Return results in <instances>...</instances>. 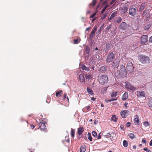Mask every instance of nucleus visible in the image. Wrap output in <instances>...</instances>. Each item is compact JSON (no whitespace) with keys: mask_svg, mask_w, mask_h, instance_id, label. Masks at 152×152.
Returning a JSON list of instances; mask_svg holds the SVG:
<instances>
[{"mask_svg":"<svg viewBox=\"0 0 152 152\" xmlns=\"http://www.w3.org/2000/svg\"><path fill=\"white\" fill-rule=\"evenodd\" d=\"M96 2V0H93L92 3L89 4V6L90 7H93L95 4Z\"/></svg>","mask_w":152,"mask_h":152,"instance_id":"obj_28","label":"nucleus"},{"mask_svg":"<svg viewBox=\"0 0 152 152\" xmlns=\"http://www.w3.org/2000/svg\"><path fill=\"white\" fill-rule=\"evenodd\" d=\"M107 7H108V5H106L102 9V11L101 12V14H102L103 13L105 12L106 9L107 8Z\"/></svg>","mask_w":152,"mask_h":152,"instance_id":"obj_35","label":"nucleus"},{"mask_svg":"<svg viewBox=\"0 0 152 152\" xmlns=\"http://www.w3.org/2000/svg\"><path fill=\"white\" fill-rule=\"evenodd\" d=\"M30 126L32 129H33L34 128V126L32 124H31Z\"/></svg>","mask_w":152,"mask_h":152,"instance_id":"obj_50","label":"nucleus"},{"mask_svg":"<svg viewBox=\"0 0 152 152\" xmlns=\"http://www.w3.org/2000/svg\"><path fill=\"white\" fill-rule=\"evenodd\" d=\"M78 80L80 81V82L85 83V80L83 74H80L79 75Z\"/></svg>","mask_w":152,"mask_h":152,"instance_id":"obj_12","label":"nucleus"},{"mask_svg":"<svg viewBox=\"0 0 152 152\" xmlns=\"http://www.w3.org/2000/svg\"><path fill=\"white\" fill-rule=\"evenodd\" d=\"M84 131V128L83 127H81L78 129L77 133L79 135H81Z\"/></svg>","mask_w":152,"mask_h":152,"instance_id":"obj_19","label":"nucleus"},{"mask_svg":"<svg viewBox=\"0 0 152 152\" xmlns=\"http://www.w3.org/2000/svg\"><path fill=\"white\" fill-rule=\"evenodd\" d=\"M143 124L145 126H147L149 125V124L148 122L146 121L145 122L143 123Z\"/></svg>","mask_w":152,"mask_h":152,"instance_id":"obj_42","label":"nucleus"},{"mask_svg":"<svg viewBox=\"0 0 152 152\" xmlns=\"http://www.w3.org/2000/svg\"><path fill=\"white\" fill-rule=\"evenodd\" d=\"M122 21V18L121 17H119L117 18V20L116 21V23H119L121 22Z\"/></svg>","mask_w":152,"mask_h":152,"instance_id":"obj_34","label":"nucleus"},{"mask_svg":"<svg viewBox=\"0 0 152 152\" xmlns=\"http://www.w3.org/2000/svg\"><path fill=\"white\" fill-rule=\"evenodd\" d=\"M111 25H109L107 26L106 28L107 30H109L111 28Z\"/></svg>","mask_w":152,"mask_h":152,"instance_id":"obj_46","label":"nucleus"},{"mask_svg":"<svg viewBox=\"0 0 152 152\" xmlns=\"http://www.w3.org/2000/svg\"><path fill=\"white\" fill-rule=\"evenodd\" d=\"M134 68V67L132 62H130L127 64L126 69L128 72H129L130 73H132L133 71Z\"/></svg>","mask_w":152,"mask_h":152,"instance_id":"obj_6","label":"nucleus"},{"mask_svg":"<svg viewBox=\"0 0 152 152\" xmlns=\"http://www.w3.org/2000/svg\"><path fill=\"white\" fill-rule=\"evenodd\" d=\"M90 48L88 46H86L85 49V53L87 54H89L90 52Z\"/></svg>","mask_w":152,"mask_h":152,"instance_id":"obj_24","label":"nucleus"},{"mask_svg":"<svg viewBox=\"0 0 152 152\" xmlns=\"http://www.w3.org/2000/svg\"><path fill=\"white\" fill-rule=\"evenodd\" d=\"M80 41V38H77L76 39H75L74 40V44H77Z\"/></svg>","mask_w":152,"mask_h":152,"instance_id":"obj_31","label":"nucleus"},{"mask_svg":"<svg viewBox=\"0 0 152 152\" xmlns=\"http://www.w3.org/2000/svg\"><path fill=\"white\" fill-rule=\"evenodd\" d=\"M91 28V27H88V28H87L86 29V31H88V30H89Z\"/></svg>","mask_w":152,"mask_h":152,"instance_id":"obj_56","label":"nucleus"},{"mask_svg":"<svg viewBox=\"0 0 152 152\" xmlns=\"http://www.w3.org/2000/svg\"><path fill=\"white\" fill-rule=\"evenodd\" d=\"M98 80L100 84H104L108 81V77L107 75H102L99 76Z\"/></svg>","mask_w":152,"mask_h":152,"instance_id":"obj_1","label":"nucleus"},{"mask_svg":"<svg viewBox=\"0 0 152 152\" xmlns=\"http://www.w3.org/2000/svg\"><path fill=\"white\" fill-rule=\"evenodd\" d=\"M96 99V98H94V97H92V98H91V99L93 101H95V100Z\"/></svg>","mask_w":152,"mask_h":152,"instance_id":"obj_55","label":"nucleus"},{"mask_svg":"<svg viewBox=\"0 0 152 152\" xmlns=\"http://www.w3.org/2000/svg\"><path fill=\"white\" fill-rule=\"evenodd\" d=\"M150 25H147L144 27V29L145 30H148L150 28Z\"/></svg>","mask_w":152,"mask_h":152,"instance_id":"obj_40","label":"nucleus"},{"mask_svg":"<svg viewBox=\"0 0 152 152\" xmlns=\"http://www.w3.org/2000/svg\"><path fill=\"white\" fill-rule=\"evenodd\" d=\"M148 105L150 107L152 108V99H151L149 100Z\"/></svg>","mask_w":152,"mask_h":152,"instance_id":"obj_37","label":"nucleus"},{"mask_svg":"<svg viewBox=\"0 0 152 152\" xmlns=\"http://www.w3.org/2000/svg\"><path fill=\"white\" fill-rule=\"evenodd\" d=\"M123 145L124 147H127L128 146V142L127 141L124 140L123 141Z\"/></svg>","mask_w":152,"mask_h":152,"instance_id":"obj_27","label":"nucleus"},{"mask_svg":"<svg viewBox=\"0 0 152 152\" xmlns=\"http://www.w3.org/2000/svg\"><path fill=\"white\" fill-rule=\"evenodd\" d=\"M142 142L143 143H145L146 142L145 140L144 139H142Z\"/></svg>","mask_w":152,"mask_h":152,"instance_id":"obj_51","label":"nucleus"},{"mask_svg":"<svg viewBox=\"0 0 152 152\" xmlns=\"http://www.w3.org/2000/svg\"><path fill=\"white\" fill-rule=\"evenodd\" d=\"M111 120L115 122L117 121V118L115 117V115H113L111 118Z\"/></svg>","mask_w":152,"mask_h":152,"instance_id":"obj_38","label":"nucleus"},{"mask_svg":"<svg viewBox=\"0 0 152 152\" xmlns=\"http://www.w3.org/2000/svg\"><path fill=\"white\" fill-rule=\"evenodd\" d=\"M85 77L86 79H89L91 77L90 75H88L87 74H85Z\"/></svg>","mask_w":152,"mask_h":152,"instance_id":"obj_41","label":"nucleus"},{"mask_svg":"<svg viewBox=\"0 0 152 152\" xmlns=\"http://www.w3.org/2000/svg\"><path fill=\"white\" fill-rule=\"evenodd\" d=\"M63 92L62 90H60L59 91H57L56 93V96L57 97L61 96L63 94Z\"/></svg>","mask_w":152,"mask_h":152,"instance_id":"obj_21","label":"nucleus"},{"mask_svg":"<svg viewBox=\"0 0 152 152\" xmlns=\"http://www.w3.org/2000/svg\"><path fill=\"white\" fill-rule=\"evenodd\" d=\"M137 146L136 145L133 146V148L134 149H136V148Z\"/></svg>","mask_w":152,"mask_h":152,"instance_id":"obj_61","label":"nucleus"},{"mask_svg":"<svg viewBox=\"0 0 152 152\" xmlns=\"http://www.w3.org/2000/svg\"><path fill=\"white\" fill-rule=\"evenodd\" d=\"M148 36L147 35H143L141 36L140 41V43L142 45H146L148 41Z\"/></svg>","mask_w":152,"mask_h":152,"instance_id":"obj_4","label":"nucleus"},{"mask_svg":"<svg viewBox=\"0 0 152 152\" xmlns=\"http://www.w3.org/2000/svg\"><path fill=\"white\" fill-rule=\"evenodd\" d=\"M81 68L83 70H85L87 72H88L90 70V69L89 68L87 67L84 64L81 65Z\"/></svg>","mask_w":152,"mask_h":152,"instance_id":"obj_18","label":"nucleus"},{"mask_svg":"<svg viewBox=\"0 0 152 152\" xmlns=\"http://www.w3.org/2000/svg\"><path fill=\"white\" fill-rule=\"evenodd\" d=\"M88 138L90 141H92V138L90 133L88 132Z\"/></svg>","mask_w":152,"mask_h":152,"instance_id":"obj_32","label":"nucleus"},{"mask_svg":"<svg viewBox=\"0 0 152 152\" xmlns=\"http://www.w3.org/2000/svg\"><path fill=\"white\" fill-rule=\"evenodd\" d=\"M96 14V13H94L92 15L90 16V18H93L94 17V16Z\"/></svg>","mask_w":152,"mask_h":152,"instance_id":"obj_47","label":"nucleus"},{"mask_svg":"<svg viewBox=\"0 0 152 152\" xmlns=\"http://www.w3.org/2000/svg\"><path fill=\"white\" fill-rule=\"evenodd\" d=\"M149 41L150 42L152 43V36L150 37Z\"/></svg>","mask_w":152,"mask_h":152,"instance_id":"obj_52","label":"nucleus"},{"mask_svg":"<svg viewBox=\"0 0 152 152\" xmlns=\"http://www.w3.org/2000/svg\"><path fill=\"white\" fill-rule=\"evenodd\" d=\"M75 132V129H71V136L73 138H74V137Z\"/></svg>","mask_w":152,"mask_h":152,"instance_id":"obj_29","label":"nucleus"},{"mask_svg":"<svg viewBox=\"0 0 152 152\" xmlns=\"http://www.w3.org/2000/svg\"><path fill=\"white\" fill-rule=\"evenodd\" d=\"M101 138V136H100V134H99V135L98 136V139H99Z\"/></svg>","mask_w":152,"mask_h":152,"instance_id":"obj_60","label":"nucleus"},{"mask_svg":"<svg viewBox=\"0 0 152 152\" xmlns=\"http://www.w3.org/2000/svg\"><path fill=\"white\" fill-rule=\"evenodd\" d=\"M107 1H104V3H103V4H105L106 3H107Z\"/></svg>","mask_w":152,"mask_h":152,"instance_id":"obj_62","label":"nucleus"},{"mask_svg":"<svg viewBox=\"0 0 152 152\" xmlns=\"http://www.w3.org/2000/svg\"><path fill=\"white\" fill-rule=\"evenodd\" d=\"M117 92H113L110 94L111 96V97H115L117 95Z\"/></svg>","mask_w":152,"mask_h":152,"instance_id":"obj_30","label":"nucleus"},{"mask_svg":"<svg viewBox=\"0 0 152 152\" xmlns=\"http://www.w3.org/2000/svg\"><path fill=\"white\" fill-rule=\"evenodd\" d=\"M120 70L124 73L125 74L126 73V69L125 67L124 66L122 65L120 67Z\"/></svg>","mask_w":152,"mask_h":152,"instance_id":"obj_22","label":"nucleus"},{"mask_svg":"<svg viewBox=\"0 0 152 152\" xmlns=\"http://www.w3.org/2000/svg\"><path fill=\"white\" fill-rule=\"evenodd\" d=\"M136 9L135 8H130L129 10V14L130 15L133 16L136 15Z\"/></svg>","mask_w":152,"mask_h":152,"instance_id":"obj_9","label":"nucleus"},{"mask_svg":"<svg viewBox=\"0 0 152 152\" xmlns=\"http://www.w3.org/2000/svg\"><path fill=\"white\" fill-rule=\"evenodd\" d=\"M125 83L126 88L129 89V91H131L133 92L136 90V87L132 86L129 82H125Z\"/></svg>","mask_w":152,"mask_h":152,"instance_id":"obj_5","label":"nucleus"},{"mask_svg":"<svg viewBox=\"0 0 152 152\" xmlns=\"http://www.w3.org/2000/svg\"><path fill=\"white\" fill-rule=\"evenodd\" d=\"M99 72L101 73H104L106 71V69L105 66H101L99 70Z\"/></svg>","mask_w":152,"mask_h":152,"instance_id":"obj_20","label":"nucleus"},{"mask_svg":"<svg viewBox=\"0 0 152 152\" xmlns=\"http://www.w3.org/2000/svg\"><path fill=\"white\" fill-rule=\"evenodd\" d=\"M105 136L107 138L109 137L111 140L113 141L114 140V138L115 137L116 134L114 132H112L107 133Z\"/></svg>","mask_w":152,"mask_h":152,"instance_id":"obj_8","label":"nucleus"},{"mask_svg":"<svg viewBox=\"0 0 152 152\" xmlns=\"http://www.w3.org/2000/svg\"><path fill=\"white\" fill-rule=\"evenodd\" d=\"M146 152H151V151L150 150H148V151H146Z\"/></svg>","mask_w":152,"mask_h":152,"instance_id":"obj_64","label":"nucleus"},{"mask_svg":"<svg viewBox=\"0 0 152 152\" xmlns=\"http://www.w3.org/2000/svg\"><path fill=\"white\" fill-rule=\"evenodd\" d=\"M129 111L127 110H124L121 112V115L123 118H125L127 116V114L128 113Z\"/></svg>","mask_w":152,"mask_h":152,"instance_id":"obj_11","label":"nucleus"},{"mask_svg":"<svg viewBox=\"0 0 152 152\" xmlns=\"http://www.w3.org/2000/svg\"><path fill=\"white\" fill-rule=\"evenodd\" d=\"M86 150V147L84 146V147L82 146L80 148V152H85Z\"/></svg>","mask_w":152,"mask_h":152,"instance_id":"obj_26","label":"nucleus"},{"mask_svg":"<svg viewBox=\"0 0 152 152\" xmlns=\"http://www.w3.org/2000/svg\"><path fill=\"white\" fill-rule=\"evenodd\" d=\"M90 108V106H87L86 107H85L84 109L83 110H88Z\"/></svg>","mask_w":152,"mask_h":152,"instance_id":"obj_44","label":"nucleus"},{"mask_svg":"<svg viewBox=\"0 0 152 152\" xmlns=\"http://www.w3.org/2000/svg\"><path fill=\"white\" fill-rule=\"evenodd\" d=\"M129 137L132 139H133L135 137L134 134L132 133H129Z\"/></svg>","mask_w":152,"mask_h":152,"instance_id":"obj_33","label":"nucleus"},{"mask_svg":"<svg viewBox=\"0 0 152 152\" xmlns=\"http://www.w3.org/2000/svg\"><path fill=\"white\" fill-rule=\"evenodd\" d=\"M97 27H94L93 30L92 31L90 35V36L91 38H92L94 36V34L96 31L97 30Z\"/></svg>","mask_w":152,"mask_h":152,"instance_id":"obj_13","label":"nucleus"},{"mask_svg":"<svg viewBox=\"0 0 152 152\" xmlns=\"http://www.w3.org/2000/svg\"><path fill=\"white\" fill-rule=\"evenodd\" d=\"M39 128H40L42 131H44L46 129L45 123L42 120H41L39 124Z\"/></svg>","mask_w":152,"mask_h":152,"instance_id":"obj_7","label":"nucleus"},{"mask_svg":"<svg viewBox=\"0 0 152 152\" xmlns=\"http://www.w3.org/2000/svg\"><path fill=\"white\" fill-rule=\"evenodd\" d=\"M110 46V44L108 43L106 44V47H109Z\"/></svg>","mask_w":152,"mask_h":152,"instance_id":"obj_63","label":"nucleus"},{"mask_svg":"<svg viewBox=\"0 0 152 152\" xmlns=\"http://www.w3.org/2000/svg\"><path fill=\"white\" fill-rule=\"evenodd\" d=\"M87 90L88 93L91 95H93L94 93L91 88L88 87H87Z\"/></svg>","mask_w":152,"mask_h":152,"instance_id":"obj_25","label":"nucleus"},{"mask_svg":"<svg viewBox=\"0 0 152 152\" xmlns=\"http://www.w3.org/2000/svg\"><path fill=\"white\" fill-rule=\"evenodd\" d=\"M128 9V7L125 6L123 7H120L119 10L121 11V14H124L127 12Z\"/></svg>","mask_w":152,"mask_h":152,"instance_id":"obj_10","label":"nucleus"},{"mask_svg":"<svg viewBox=\"0 0 152 152\" xmlns=\"http://www.w3.org/2000/svg\"><path fill=\"white\" fill-rule=\"evenodd\" d=\"M149 145L150 146H152V139L150 141Z\"/></svg>","mask_w":152,"mask_h":152,"instance_id":"obj_57","label":"nucleus"},{"mask_svg":"<svg viewBox=\"0 0 152 152\" xmlns=\"http://www.w3.org/2000/svg\"><path fill=\"white\" fill-rule=\"evenodd\" d=\"M131 125V123L130 122H128L126 124V126L127 127H129Z\"/></svg>","mask_w":152,"mask_h":152,"instance_id":"obj_48","label":"nucleus"},{"mask_svg":"<svg viewBox=\"0 0 152 152\" xmlns=\"http://www.w3.org/2000/svg\"><path fill=\"white\" fill-rule=\"evenodd\" d=\"M145 151H148L149 150H148V149L147 148H144L143 149Z\"/></svg>","mask_w":152,"mask_h":152,"instance_id":"obj_59","label":"nucleus"},{"mask_svg":"<svg viewBox=\"0 0 152 152\" xmlns=\"http://www.w3.org/2000/svg\"><path fill=\"white\" fill-rule=\"evenodd\" d=\"M128 104V103L126 102L124 104V106L126 107V108H127V105Z\"/></svg>","mask_w":152,"mask_h":152,"instance_id":"obj_53","label":"nucleus"},{"mask_svg":"<svg viewBox=\"0 0 152 152\" xmlns=\"http://www.w3.org/2000/svg\"><path fill=\"white\" fill-rule=\"evenodd\" d=\"M134 122L135 124L136 125H139L140 124L139 118L138 115H136L135 116L134 119Z\"/></svg>","mask_w":152,"mask_h":152,"instance_id":"obj_14","label":"nucleus"},{"mask_svg":"<svg viewBox=\"0 0 152 152\" xmlns=\"http://www.w3.org/2000/svg\"><path fill=\"white\" fill-rule=\"evenodd\" d=\"M117 100V98H115V99H113V98H112L110 99H106L105 100V101L106 102H111V101H115V100Z\"/></svg>","mask_w":152,"mask_h":152,"instance_id":"obj_36","label":"nucleus"},{"mask_svg":"<svg viewBox=\"0 0 152 152\" xmlns=\"http://www.w3.org/2000/svg\"><path fill=\"white\" fill-rule=\"evenodd\" d=\"M138 58L139 61L143 64L146 63L149 60L148 57L142 55H139Z\"/></svg>","mask_w":152,"mask_h":152,"instance_id":"obj_2","label":"nucleus"},{"mask_svg":"<svg viewBox=\"0 0 152 152\" xmlns=\"http://www.w3.org/2000/svg\"><path fill=\"white\" fill-rule=\"evenodd\" d=\"M66 96H67V95L66 94H64V97H63V98H64V99L65 98H66Z\"/></svg>","mask_w":152,"mask_h":152,"instance_id":"obj_54","label":"nucleus"},{"mask_svg":"<svg viewBox=\"0 0 152 152\" xmlns=\"http://www.w3.org/2000/svg\"><path fill=\"white\" fill-rule=\"evenodd\" d=\"M126 26V23L125 22H122L120 25L119 28L120 29H124Z\"/></svg>","mask_w":152,"mask_h":152,"instance_id":"obj_17","label":"nucleus"},{"mask_svg":"<svg viewBox=\"0 0 152 152\" xmlns=\"http://www.w3.org/2000/svg\"><path fill=\"white\" fill-rule=\"evenodd\" d=\"M107 16L106 14H103L101 16V19L102 20L104 19Z\"/></svg>","mask_w":152,"mask_h":152,"instance_id":"obj_45","label":"nucleus"},{"mask_svg":"<svg viewBox=\"0 0 152 152\" xmlns=\"http://www.w3.org/2000/svg\"><path fill=\"white\" fill-rule=\"evenodd\" d=\"M116 1V0H112V1L110 2V5L113 4Z\"/></svg>","mask_w":152,"mask_h":152,"instance_id":"obj_49","label":"nucleus"},{"mask_svg":"<svg viewBox=\"0 0 152 152\" xmlns=\"http://www.w3.org/2000/svg\"><path fill=\"white\" fill-rule=\"evenodd\" d=\"M92 135L94 137H96L97 135L96 132L94 131H92Z\"/></svg>","mask_w":152,"mask_h":152,"instance_id":"obj_43","label":"nucleus"},{"mask_svg":"<svg viewBox=\"0 0 152 152\" xmlns=\"http://www.w3.org/2000/svg\"><path fill=\"white\" fill-rule=\"evenodd\" d=\"M115 12L113 13L111 15L110 17L108 19V20L109 21H110L112 20L115 17V15L116 14Z\"/></svg>","mask_w":152,"mask_h":152,"instance_id":"obj_23","label":"nucleus"},{"mask_svg":"<svg viewBox=\"0 0 152 152\" xmlns=\"http://www.w3.org/2000/svg\"><path fill=\"white\" fill-rule=\"evenodd\" d=\"M137 94L138 97L145 96L144 92L143 91H137Z\"/></svg>","mask_w":152,"mask_h":152,"instance_id":"obj_15","label":"nucleus"},{"mask_svg":"<svg viewBox=\"0 0 152 152\" xmlns=\"http://www.w3.org/2000/svg\"><path fill=\"white\" fill-rule=\"evenodd\" d=\"M144 6L143 5H141L140 6L139 9V10L140 11H142L144 8Z\"/></svg>","mask_w":152,"mask_h":152,"instance_id":"obj_39","label":"nucleus"},{"mask_svg":"<svg viewBox=\"0 0 152 152\" xmlns=\"http://www.w3.org/2000/svg\"><path fill=\"white\" fill-rule=\"evenodd\" d=\"M96 17L94 18L92 21V22H93L94 21H95L96 20Z\"/></svg>","mask_w":152,"mask_h":152,"instance_id":"obj_58","label":"nucleus"},{"mask_svg":"<svg viewBox=\"0 0 152 152\" xmlns=\"http://www.w3.org/2000/svg\"><path fill=\"white\" fill-rule=\"evenodd\" d=\"M128 97V94L127 92H126L124 93L122 97V99L123 101L127 99Z\"/></svg>","mask_w":152,"mask_h":152,"instance_id":"obj_16","label":"nucleus"},{"mask_svg":"<svg viewBox=\"0 0 152 152\" xmlns=\"http://www.w3.org/2000/svg\"><path fill=\"white\" fill-rule=\"evenodd\" d=\"M115 58V55L112 52H109L107 55L106 61L107 63H110L112 62Z\"/></svg>","mask_w":152,"mask_h":152,"instance_id":"obj_3","label":"nucleus"}]
</instances>
